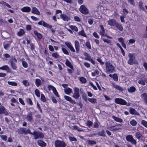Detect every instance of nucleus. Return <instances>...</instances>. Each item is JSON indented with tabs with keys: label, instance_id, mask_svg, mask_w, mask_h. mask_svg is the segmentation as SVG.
Instances as JSON below:
<instances>
[{
	"label": "nucleus",
	"instance_id": "f257e3e1",
	"mask_svg": "<svg viewBox=\"0 0 147 147\" xmlns=\"http://www.w3.org/2000/svg\"><path fill=\"white\" fill-rule=\"evenodd\" d=\"M106 72L109 73H112L115 71L114 66L109 61H106L105 63Z\"/></svg>",
	"mask_w": 147,
	"mask_h": 147
},
{
	"label": "nucleus",
	"instance_id": "f03ea898",
	"mask_svg": "<svg viewBox=\"0 0 147 147\" xmlns=\"http://www.w3.org/2000/svg\"><path fill=\"white\" fill-rule=\"evenodd\" d=\"M128 56L129 57V59L128 61V64L131 65H133L136 62V60L135 59V57L134 56L133 54L129 53Z\"/></svg>",
	"mask_w": 147,
	"mask_h": 147
},
{
	"label": "nucleus",
	"instance_id": "7ed1b4c3",
	"mask_svg": "<svg viewBox=\"0 0 147 147\" xmlns=\"http://www.w3.org/2000/svg\"><path fill=\"white\" fill-rule=\"evenodd\" d=\"M83 54L85 57V59L86 60L88 61L91 62L92 64L94 65V61L93 59L91 58V56L89 53L86 52H85Z\"/></svg>",
	"mask_w": 147,
	"mask_h": 147
},
{
	"label": "nucleus",
	"instance_id": "20e7f679",
	"mask_svg": "<svg viewBox=\"0 0 147 147\" xmlns=\"http://www.w3.org/2000/svg\"><path fill=\"white\" fill-rule=\"evenodd\" d=\"M55 147H65L66 146V144L64 142L59 140L55 142Z\"/></svg>",
	"mask_w": 147,
	"mask_h": 147
},
{
	"label": "nucleus",
	"instance_id": "39448f33",
	"mask_svg": "<svg viewBox=\"0 0 147 147\" xmlns=\"http://www.w3.org/2000/svg\"><path fill=\"white\" fill-rule=\"evenodd\" d=\"M32 135L34 136V138L35 139H37L39 138H42L44 137L43 134L39 131H34Z\"/></svg>",
	"mask_w": 147,
	"mask_h": 147
},
{
	"label": "nucleus",
	"instance_id": "423d86ee",
	"mask_svg": "<svg viewBox=\"0 0 147 147\" xmlns=\"http://www.w3.org/2000/svg\"><path fill=\"white\" fill-rule=\"evenodd\" d=\"M79 10L82 13L84 14H88L89 13L88 10L84 5L81 6Z\"/></svg>",
	"mask_w": 147,
	"mask_h": 147
},
{
	"label": "nucleus",
	"instance_id": "0eeeda50",
	"mask_svg": "<svg viewBox=\"0 0 147 147\" xmlns=\"http://www.w3.org/2000/svg\"><path fill=\"white\" fill-rule=\"evenodd\" d=\"M74 93L73 95V97L76 98H78L80 96L79 89L78 88H74Z\"/></svg>",
	"mask_w": 147,
	"mask_h": 147
},
{
	"label": "nucleus",
	"instance_id": "6e6552de",
	"mask_svg": "<svg viewBox=\"0 0 147 147\" xmlns=\"http://www.w3.org/2000/svg\"><path fill=\"white\" fill-rule=\"evenodd\" d=\"M115 102L117 104H121L123 105L127 104V102L123 99L118 98H116L115 99Z\"/></svg>",
	"mask_w": 147,
	"mask_h": 147
},
{
	"label": "nucleus",
	"instance_id": "1a4fd4ad",
	"mask_svg": "<svg viewBox=\"0 0 147 147\" xmlns=\"http://www.w3.org/2000/svg\"><path fill=\"white\" fill-rule=\"evenodd\" d=\"M10 61L12 69L14 70H16V69L17 67L14 63H16L17 60L15 58L13 57L10 60Z\"/></svg>",
	"mask_w": 147,
	"mask_h": 147
},
{
	"label": "nucleus",
	"instance_id": "9d476101",
	"mask_svg": "<svg viewBox=\"0 0 147 147\" xmlns=\"http://www.w3.org/2000/svg\"><path fill=\"white\" fill-rule=\"evenodd\" d=\"M126 139L128 142H131L132 144L135 145L136 143V142L131 135H128L126 137Z\"/></svg>",
	"mask_w": 147,
	"mask_h": 147
},
{
	"label": "nucleus",
	"instance_id": "9b49d317",
	"mask_svg": "<svg viewBox=\"0 0 147 147\" xmlns=\"http://www.w3.org/2000/svg\"><path fill=\"white\" fill-rule=\"evenodd\" d=\"M48 88L50 90H52L54 94L57 97H59V96L58 95V93L56 90V88L54 86L52 85H49L48 86Z\"/></svg>",
	"mask_w": 147,
	"mask_h": 147
},
{
	"label": "nucleus",
	"instance_id": "f8f14e48",
	"mask_svg": "<svg viewBox=\"0 0 147 147\" xmlns=\"http://www.w3.org/2000/svg\"><path fill=\"white\" fill-rule=\"evenodd\" d=\"M107 22L108 24L111 26H115L117 23L116 20L114 19L110 20L108 21Z\"/></svg>",
	"mask_w": 147,
	"mask_h": 147
},
{
	"label": "nucleus",
	"instance_id": "ddd939ff",
	"mask_svg": "<svg viewBox=\"0 0 147 147\" xmlns=\"http://www.w3.org/2000/svg\"><path fill=\"white\" fill-rule=\"evenodd\" d=\"M60 17L64 21H68L70 20V18L65 14H63L60 15Z\"/></svg>",
	"mask_w": 147,
	"mask_h": 147
},
{
	"label": "nucleus",
	"instance_id": "4468645a",
	"mask_svg": "<svg viewBox=\"0 0 147 147\" xmlns=\"http://www.w3.org/2000/svg\"><path fill=\"white\" fill-rule=\"evenodd\" d=\"M65 44L71 51L73 52H75V50L71 45V43L69 42H65Z\"/></svg>",
	"mask_w": 147,
	"mask_h": 147
},
{
	"label": "nucleus",
	"instance_id": "2eb2a0df",
	"mask_svg": "<svg viewBox=\"0 0 147 147\" xmlns=\"http://www.w3.org/2000/svg\"><path fill=\"white\" fill-rule=\"evenodd\" d=\"M74 43L75 48L76 50V52L77 53H78L80 51V47L79 43L78 41L76 40L75 41Z\"/></svg>",
	"mask_w": 147,
	"mask_h": 147
},
{
	"label": "nucleus",
	"instance_id": "dca6fc26",
	"mask_svg": "<svg viewBox=\"0 0 147 147\" xmlns=\"http://www.w3.org/2000/svg\"><path fill=\"white\" fill-rule=\"evenodd\" d=\"M4 114L6 115H8V113L6 111L5 107L3 106H0V114Z\"/></svg>",
	"mask_w": 147,
	"mask_h": 147
},
{
	"label": "nucleus",
	"instance_id": "f3484780",
	"mask_svg": "<svg viewBox=\"0 0 147 147\" xmlns=\"http://www.w3.org/2000/svg\"><path fill=\"white\" fill-rule=\"evenodd\" d=\"M141 98L144 101L145 104H147V94L146 93H144L141 96Z\"/></svg>",
	"mask_w": 147,
	"mask_h": 147
},
{
	"label": "nucleus",
	"instance_id": "a211bd4d",
	"mask_svg": "<svg viewBox=\"0 0 147 147\" xmlns=\"http://www.w3.org/2000/svg\"><path fill=\"white\" fill-rule=\"evenodd\" d=\"M64 97L65 99L69 101L70 103L73 104H76V102L72 100V98L70 97L67 96H64Z\"/></svg>",
	"mask_w": 147,
	"mask_h": 147
},
{
	"label": "nucleus",
	"instance_id": "6ab92c4d",
	"mask_svg": "<svg viewBox=\"0 0 147 147\" xmlns=\"http://www.w3.org/2000/svg\"><path fill=\"white\" fill-rule=\"evenodd\" d=\"M31 12L33 13H35L38 15H39L40 14L39 11L35 7H32Z\"/></svg>",
	"mask_w": 147,
	"mask_h": 147
},
{
	"label": "nucleus",
	"instance_id": "aec40b11",
	"mask_svg": "<svg viewBox=\"0 0 147 147\" xmlns=\"http://www.w3.org/2000/svg\"><path fill=\"white\" fill-rule=\"evenodd\" d=\"M26 119L28 121L31 122L33 120L32 115L31 112L29 113L26 117Z\"/></svg>",
	"mask_w": 147,
	"mask_h": 147
},
{
	"label": "nucleus",
	"instance_id": "412c9836",
	"mask_svg": "<svg viewBox=\"0 0 147 147\" xmlns=\"http://www.w3.org/2000/svg\"><path fill=\"white\" fill-rule=\"evenodd\" d=\"M21 10L23 12H29L30 11V8L29 7H24L21 9Z\"/></svg>",
	"mask_w": 147,
	"mask_h": 147
},
{
	"label": "nucleus",
	"instance_id": "4be33fe9",
	"mask_svg": "<svg viewBox=\"0 0 147 147\" xmlns=\"http://www.w3.org/2000/svg\"><path fill=\"white\" fill-rule=\"evenodd\" d=\"M38 145L42 147H44L46 146V144L43 141L41 140H38Z\"/></svg>",
	"mask_w": 147,
	"mask_h": 147
},
{
	"label": "nucleus",
	"instance_id": "5701e85b",
	"mask_svg": "<svg viewBox=\"0 0 147 147\" xmlns=\"http://www.w3.org/2000/svg\"><path fill=\"white\" fill-rule=\"evenodd\" d=\"M136 90V88L133 86H131V87L128 88L127 89L128 92L130 93H132L135 92Z\"/></svg>",
	"mask_w": 147,
	"mask_h": 147
},
{
	"label": "nucleus",
	"instance_id": "b1692460",
	"mask_svg": "<svg viewBox=\"0 0 147 147\" xmlns=\"http://www.w3.org/2000/svg\"><path fill=\"white\" fill-rule=\"evenodd\" d=\"M129 111L130 113L131 114L137 115H139L138 113L134 109L130 108Z\"/></svg>",
	"mask_w": 147,
	"mask_h": 147
},
{
	"label": "nucleus",
	"instance_id": "393cba45",
	"mask_svg": "<svg viewBox=\"0 0 147 147\" xmlns=\"http://www.w3.org/2000/svg\"><path fill=\"white\" fill-rule=\"evenodd\" d=\"M64 91L66 94L69 95L72 92V90L70 88H67L64 89Z\"/></svg>",
	"mask_w": 147,
	"mask_h": 147
},
{
	"label": "nucleus",
	"instance_id": "a878e982",
	"mask_svg": "<svg viewBox=\"0 0 147 147\" xmlns=\"http://www.w3.org/2000/svg\"><path fill=\"white\" fill-rule=\"evenodd\" d=\"M113 86L116 90H118L120 91H122L123 90L122 87L117 85L114 84L113 85Z\"/></svg>",
	"mask_w": 147,
	"mask_h": 147
},
{
	"label": "nucleus",
	"instance_id": "bb28decb",
	"mask_svg": "<svg viewBox=\"0 0 147 147\" xmlns=\"http://www.w3.org/2000/svg\"><path fill=\"white\" fill-rule=\"evenodd\" d=\"M101 28V31H100V34L102 36H105L106 34H105V31L103 26L102 25H100V26Z\"/></svg>",
	"mask_w": 147,
	"mask_h": 147
},
{
	"label": "nucleus",
	"instance_id": "cd10ccee",
	"mask_svg": "<svg viewBox=\"0 0 147 147\" xmlns=\"http://www.w3.org/2000/svg\"><path fill=\"white\" fill-rule=\"evenodd\" d=\"M26 128H20L18 130V132L20 134H25V130Z\"/></svg>",
	"mask_w": 147,
	"mask_h": 147
},
{
	"label": "nucleus",
	"instance_id": "c85d7f7f",
	"mask_svg": "<svg viewBox=\"0 0 147 147\" xmlns=\"http://www.w3.org/2000/svg\"><path fill=\"white\" fill-rule=\"evenodd\" d=\"M120 127L117 125L115 126H112L109 128V130L111 131L117 130L119 129Z\"/></svg>",
	"mask_w": 147,
	"mask_h": 147
},
{
	"label": "nucleus",
	"instance_id": "c756f323",
	"mask_svg": "<svg viewBox=\"0 0 147 147\" xmlns=\"http://www.w3.org/2000/svg\"><path fill=\"white\" fill-rule=\"evenodd\" d=\"M112 118L116 121L121 123L123 121V120L121 118L116 117L115 116H112Z\"/></svg>",
	"mask_w": 147,
	"mask_h": 147
},
{
	"label": "nucleus",
	"instance_id": "7c9ffc66",
	"mask_svg": "<svg viewBox=\"0 0 147 147\" xmlns=\"http://www.w3.org/2000/svg\"><path fill=\"white\" fill-rule=\"evenodd\" d=\"M65 63L66 65H67V66H68L71 69H72L73 68V66L71 65V63L68 60V59H66V62Z\"/></svg>",
	"mask_w": 147,
	"mask_h": 147
},
{
	"label": "nucleus",
	"instance_id": "2f4dec72",
	"mask_svg": "<svg viewBox=\"0 0 147 147\" xmlns=\"http://www.w3.org/2000/svg\"><path fill=\"white\" fill-rule=\"evenodd\" d=\"M38 24L39 25H42L44 26L47 27L48 26V24L46 23L44 21H40L38 23Z\"/></svg>",
	"mask_w": 147,
	"mask_h": 147
},
{
	"label": "nucleus",
	"instance_id": "473e14b6",
	"mask_svg": "<svg viewBox=\"0 0 147 147\" xmlns=\"http://www.w3.org/2000/svg\"><path fill=\"white\" fill-rule=\"evenodd\" d=\"M25 33V32L22 29H20L19 31L17 33V34L19 36H21L24 35Z\"/></svg>",
	"mask_w": 147,
	"mask_h": 147
},
{
	"label": "nucleus",
	"instance_id": "72a5a7b5",
	"mask_svg": "<svg viewBox=\"0 0 147 147\" xmlns=\"http://www.w3.org/2000/svg\"><path fill=\"white\" fill-rule=\"evenodd\" d=\"M116 27L120 31H122L123 29V28L121 25L119 24L117 22L116 24L115 25Z\"/></svg>",
	"mask_w": 147,
	"mask_h": 147
},
{
	"label": "nucleus",
	"instance_id": "f704fd0d",
	"mask_svg": "<svg viewBox=\"0 0 147 147\" xmlns=\"http://www.w3.org/2000/svg\"><path fill=\"white\" fill-rule=\"evenodd\" d=\"M41 84V81L39 79H37L35 80V84L38 87H39Z\"/></svg>",
	"mask_w": 147,
	"mask_h": 147
},
{
	"label": "nucleus",
	"instance_id": "c9c22d12",
	"mask_svg": "<svg viewBox=\"0 0 147 147\" xmlns=\"http://www.w3.org/2000/svg\"><path fill=\"white\" fill-rule=\"evenodd\" d=\"M34 33L35 35H36L37 36L38 38L39 39H40L42 38V36L41 34L39 33H38L36 31H34Z\"/></svg>",
	"mask_w": 147,
	"mask_h": 147
},
{
	"label": "nucleus",
	"instance_id": "e433bc0d",
	"mask_svg": "<svg viewBox=\"0 0 147 147\" xmlns=\"http://www.w3.org/2000/svg\"><path fill=\"white\" fill-rule=\"evenodd\" d=\"M88 100L89 101L93 103H96V99L95 98H88Z\"/></svg>",
	"mask_w": 147,
	"mask_h": 147
},
{
	"label": "nucleus",
	"instance_id": "4c0bfd02",
	"mask_svg": "<svg viewBox=\"0 0 147 147\" xmlns=\"http://www.w3.org/2000/svg\"><path fill=\"white\" fill-rule=\"evenodd\" d=\"M7 83L9 85L13 86H16L17 85V83L16 82L13 81H8L7 82Z\"/></svg>",
	"mask_w": 147,
	"mask_h": 147
},
{
	"label": "nucleus",
	"instance_id": "58836bf2",
	"mask_svg": "<svg viewBox=\"0 0 147 147\" xmlns=\"http://www.w3.org/2000/svg\"><path fill=\"white\" fill-rule=\"evenodd\" d=\"M142 134L138 132H136L135 133V136L138 139H140L142 137Z\"/></svg>",
	"mask_w": 147,
	"mask_h": 147
},
{
	"label": "nucleus",
	"instance_id": "ea45409f",
	"mask_svg": "<svg viewBox=\"0 0 147 147\" xmlns=\"http://www.w3.org/2000/svg\"><path fill=\"white\" fill-rule=\"evenodd\" d=\"M97 134L102 136H105V131L104 130H102L101 131H98Z\"/></svg>",
	"mask_w": 147,
	"mask_h": 147
},
{
	"label": "nucleus",
	"instance_id": "a19ab883",
	"mask_svg": "<svg viewBox=\"0 0 147 147\" xmlns=\"http://www.w3.org/2000/svg\"><path fill=\"white\" fill-rule=\"evenodd\" d=\"M139 6L140 9L144 11H145V8L143 7V3L142 2H140L139 3Z\"/></svg>",
	"mask_w": 147,
	"mask_h": 147
},
{
	"label": "nucleus",
	"instance_id": "79ce46f5",
	"mask_svg": "<svg viewBox=\"0 0 147 147\" xmlns=\"http://www.w3.org/2000/svg\"><path fill=\"white\" fill-rule=\"evenodd\" d=\"M80 80L82 83H85L86 81V79L84 77H81L80 78Z\"/></svg>",
	"mask_w": 147,
	"mask_h": 147
},
{
	"label": "nucleus",
	"instance_id": "37998d69",
	"mask_svg": "<svg viewBox=\"0 0 147 147\" xmlns=\"http://www.w3.org/2000/svg\"><path fill=\"white\" fill-rule=\"evenodd\" d=\"M0 138L4 141H6L7 139V137L5 135H0Z\"/></svg>",
	"mask_w": 147,
	"mask_h": 147
},
{
	"label": "nucleus",
	"instance_id": "c03bdc74",
	"mask_svg": "<svg viewBox=\"0 0 147 147\" xmlns=\"http://www.w3.org/2000/svg\"><path fill=\"white\" fill-rule=\"evenodd\" d=\"M9 69L7 65H5L0 67V69L7 70Z\"/></svg>",
	"mask_w": 147,
	"mask_h": 147
},
{
	"label": "nucleus",
	"instance_id": "a18cd8bd",
	"mask_svg": "<svg viewBox=\"0 0 147 147\" xmlns=\"http://www.w3.org/2000/svg\"><path fill=\"white\" fill-rule=\"evenodd\" d=\"M86 44L87 47L89 49H91V47L90 46V43L89 40H87L86 41Z\"/></svg>",
	"mask_w": 147,
	"mask_h": 147
},
{
	"label": "nucleus",
	"instance_id": "49530a36",
	"mask_svg": "<svg viewBox=\"0 0 147 147\" xmlns=\"http://www.w3.org/2000/svg\"><path fill=\"white\" fill-rule=\"evenodd\" d=\"M41 100L43 102H45L46 101V99L45 97L43 94H41Z\"/></svg>",
	"mask_w": 147,
	"mask_h": 147
},
{
	"label": "nucleus",
	"instance_id": "de8ad7c7",
	"mask_svg": "<svg viewBox=\"0 0 147 147\" xmlns=\"http://www.w3.org/2000/svg\"><path fill=\"white\" fill-rule=\"evenodd\" d=\"M69 139L71 141H77V139L74 137L69 136L68 137Z\"/></svg>",
	"mask_w": 147,
	"mask_h": 147
},
{
	"label": "nucleus",
	"instance_id": "09e8293b",
	"mask_svg": "<svg viewBox=\"0 0 147 147\" xmlns=\"http://www.w3.org/2000/svg\"><path fill=\"white\" fill-rule=\"evenodd\" d=\"M141 123L144 126L147 128V121L145 120H143L141 121Z\"/></svg>",
	"mask_w": 147,
	"mask_h": 147
},
{
	"label": "nucleus",
	"instance_id": "8fccbe9b",
	"mask_svg": "<svg viewBox=\"0 0 147 147\" xmlns=\"http://www.w3.org/2000/svg\"><path fill=\"white\" fill-rule=\"evenodd\" d=\"M78 34L79 35H82L85 37L86 36V35L83 30H82L81 31L79 32H78Z\"/></svg>",
	"mask_w": 147,
	"mask_h": 147
},
{
	"label": "nucleus",
	"instance_id": "3c124183",
	"mask_svg": "<svg viewBox=\"0 0 147 147\" xmlns=\"http://www.w3.org/2000/svg\"><path fill=\"white\" fill-rule=\"evenodd\" d=\"M130 124L133 126H135L137 124L136 121L134 120H132L130 122Z\"/></svg>",
	"mask_w": 147,
	"mask_h": 147
},
{
	"label": "nucleus",
	"instance_id": "603ef678",
	"mask_svg": "<svg viewBox=\"0 0 147 147\" xmlns=\"http://www.w3.org/2000/svg\"><path fill=\"white\" fill-rule=\"evenodd\" d=\"M22 65L25 68H27L28 67V64L27 62L24 61H23L22 62Z\"/></svg>",
	"mask_w": 147,
	"mask_h": 147
},
{
	"label": "nucleus",
	"instance_id": "864d4df0",
	"mask_svg": "<svg viewBox=\"0 0 147 147\" xmlns=\"http://www.w3.org/2000/svg\"><path fill=\"white\" fill-rule=\"evenodd\" d=\"M113 80L116 81H117L118 80V77L117 75L116 74H114L113 76Z\"/></svg>",
	"mask_w": 147,
	"mask_h": 147
},
{
	"label": "nucleus",
	"instance_id": "5fc2aeb1",
	"mask_svg": "<svg viewBox=\"0 0 147 147\" xmlns=\"http://www.w3.org/2000/svg\"><path fill=\"white\" fill-rule=\"evenodd\" d=\"M35 93L36 95L38 97H39L40 96V92L39 90L37 89H36L35 90Z\"/></svg>",
	"mask_w": 147,
	"mask_h": 147
},
{
	"label": "nucleus",
	"instance_id": "6e6d98bb",
	"mask_svg": "<svg viewBox=\"0 0 147 147\" xmlns=\"http://www.w3.org/2000/svg\"><path fill=\"white\" fill-rule=\"evenodd\" d=\"M1 4H3V5H5L6 6H7V7L9 8H11V6L9 4H8L7 3L5 2H4L3 1H1Z\"/></svg>",
	"mask_w": 147,
	"mask_h": 147
},
{
	"label": "nucleus",
	"instance_id": "4d7b16f0",
	"mask_svg": "<svg viewBox=\"0 0 147 147\" xmlns=\"http://www.w3.org/2000/svg\"><path fill=\"white\" fill-rule=\"evenodd\" d=\"M70 28L72 30H74L76 32L78 31V28L75 26H71Z\"/></svg>",
	"mask_w": 147,
	"mask_h": 147
},
{
	"label": "nucleus",
	"instance_id": "13d9d810",
	"mask_svg": "<svg viewBox=\"0 0 147 147\" xmlns=\"http://www.w3.org/2000/svg\"><path fill=\"white\" fill-rule=\"evenodd\" d=\"M88 144L91 145L95 144L96 143L95 141L93 140H88Z\"/></svg>",
	"mask_w": 147,
	"mask_h": 147
},
{
	"label": "nucleus",
	"instance_id": "bf43d9fd",
	"mask_svg": "<svg viewBox=\"0 0 147 147\" xmlns=\"http://www.w3.org/2000/svg\"><path fill=\"white\" fill-rule=\"evenodd\" d=\"M33 133H32L30 132V129H28L26 130H26H25V134L26 135L27 134H29L31 135H32Z\"/></svg>",
	"mask_w": 147,
	"mask_h": 147
},
{
	"label": "nucleus",
	"instance_id": "052dcab7",
	"mask_svg": "<svg viewBox=\"0 0 147 147\" xmlns=\"http://www.w3.org/2000/svg\"><path fill=\"white\" fill-rule=\"evenodd\" d=\"M22 83L23 84L26 86H27L29 84V82H28V81L26 80H23L22 82Z\"/></svg>",
	"mask_w": 147,
	"mask_h": 147
},
{
	"label": "nucleus",
	"instance_id": "680f3d73",
	"mask_svg": "<svg viewBox=\"0 0 147 147\" xmlns=\"http://www.w3.org/2000/svg\"><path fill=\"white\" fill-rule=\"evenodd\" d=\"M92 122L90 121H88L86 122V125L90 127L92 126Z\"/></svg>",
	"mask_w": 147,
	"mask_h": 147
},
{
	"label": "nucleus",
	"instance_id": "e2e57ef3",
	"mask_svg": "<svg viewBox=\"0 0 147 147\" xmlns=\"http://www.w3.org/2000/svg\"><path fill=\"white\" fill-rule=\"evenodd\" d=\"M62 50L64 53L67 55H69V52H68L65 49L62 48Z\"/></svg>",
	"mask_w": 147,
	"mask_h": 147
},
{
	"label": "nucleus",
	"instance_id": "0e129e2a",
	"mask_svg": "<svg viewBox=\"0 0 147 147\" xmlns=\"http://www.w3.org/2000/svg\"><path fill=\"white\" fill-rule=\"evenodd\" d=\"M138 82L139 84H142L143 85H144L145 84V82L143 80H139Z\"/></svg>",
	"mask_w": 147,
	"mask_h": 147
},
{
	"label": "nucleus",
	"instance_id": "69168bd1",
	"mask_svg": "<svg viewBox=\"0 0 147 147\" xmlns=\"http://www.w3.org/2000/svg\"><path fill=\"white\" fill-rule=\"evenodd\" d=\"M99 74V71H95L94 72H92V75L94 76L96 75H98Z\"/></svg>",
	"mask_w": 147,
	"mask_h": 147
},
{
	"label": "nucleus",
	"instance_id": "338daca9",
	"mask_svg": "<svg viewBox=\"0 0 147 147\" xmlns=\"http://www.w3.org/2000/svg\"><path fill=\"white\" fill-rule=\"evenodd\" d=\"M102 40L104 42L107 43L108 44L110 43L111 42V40L108 39H106L105 38H103Z\"/></svg>",
	"mask_w": 147,
	"mask_h": 147
},
{
	"label": "nucleus",
	"instance_id": "774afa93",
	"mask_svg": "<svg viewBox=\"0 0 147 147\" xmlns=\"http://www.w3.org/2000/svg\"><path fill=\"white\" fill-rule=\"evenodd\" d=\"M51 99L52 101L54 103L56 104L57 102V100L54 97L52 96L51 97Z\"/></svg>",
	"mask_w": 147,
	"mask_h": 147
}]
</instances>
